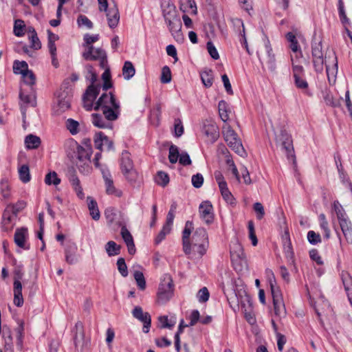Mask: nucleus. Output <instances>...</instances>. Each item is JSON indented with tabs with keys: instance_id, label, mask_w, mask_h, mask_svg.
<instances>
[{
	"instance_id": "a19ab883",
	"label": "nucleus",
	"mask_w": 352,
	"mask_h": 352,
	"mask_svg": "<svg viewBox=\"0 0 352 352\" xmlns=\"http://www.w3.org/2000/svg\"><path fill=\"white\" fill-rule=\"evenodd\" d=\"M25 25L21 19H16L14 24V34L16 36L21 37L25 34Z\"/></svg>"
},
{
	"instance_id": "6e6552de",
	"label": "nucleus",
	"mask_w": 352,
	"mask_h": 352,
	"mask_svg": "<svg viewBox=\"0 0 352 352\" xmlns=\"http://www.w3.org/2000/svg\"><path fill=\"white\" fill-rule=\"evenodd\" d=\"M83 58L87 60H100L101 67L105 68L107 63L106 52L101 48H95L90 45L82 54Z\"/></svg>"
},
{
	"instance_id": "cd10ccee",
	"label": "nucleus",
	"mask_w": 352,
	"mask_h": 352,
	"mask_svg": "<svg viewBox=\"0 0 352 352\" xmlns=\"http://www.w3.org/2000/svg\"><path fill=\"white\" fill-rule=\"evenodd\" d=\"M94 143L96 148L100 150L102 149L103 146H107L108 148H111L113 145L112 142L102 132L96 133Z\"/></svg>"
},
{
	"instance_id": "aec40b11",
	"label": "nucleus",
	"mask_w": 352,
	"mask_h": 352,
	"mask_svg": "<svg viewBox=\"0 0 352 352\" xmlns=\"http://www.w3.org/2000/svg\"><path fill=\"white\" fill-rule=\"evenodd\" d=\"M78 247L74 242L69 241L65 247V261L70 265L76 263L78 261L77 255Z\"/></svg>"
},
{
	"instance_id": "a878e982",
	"label": "nucleus",
	"mask_w": 352,
	"mask_h": 352,
	"mask_svg": "<svg viewBox=\"0 0 352 352\" xmlns=\"http://www.w3.org/2000/svg\"><path fill=\"white\" fill-rule=\"evenodd\" d=\"M28 236V229L21 228L17 229L14 234V242L20 248L28 250L29 248L25 245V240Z\"/></svg>"
},
{
	"instance_id": "423d86ee",
	"label": "nucleus",
	"mask_w": 352,
	"mask_h": 352,
	"mask_svg": "<svg viewBox=\"0 0 352 352\" xmlns=\"http://www.w3.org/2000/svg\"><path fill=\"white\" fill-rule=\"evenodd\" d=\"M174 285L170 275L165 274L161 279L157 291V302L164 304L168 302L173 295Z\"/></svg>"
},
{
	"instance_id": "a211bd4d",
	"label": "nucleus",
	"mask_w": 352,
	"mask_h": 352,
	"mask_svg": "<svg viewBox=\"0 0 352 352\" xmlns=\"http://www.w3.org/2000/svg\"><path fill=\"white\" fill-rule=\"evenodd\" d=\"M199 217L206 224H210L214 220L213 207L208 201L202 202L199 207Z\"/></svg>"
},
{
	"instance_id": "2eb2a0df",
	"label": "nucleus",
	"mask_w": 352,
	"mask_h": 352,
	"mask_svg": "<svg viewBox=\"0 0 352 352\" xmlns=\"http://www.w3.org/2000/svg\"><path fill=\"white\" fill-rule=\"evenodd\" d=\"M235 296L237 298L238 303L241 304L242 309L245 312V318L247 320L250 324H252L254 322V320L253 319L250 313H247V311L250 309L252 306L250 296L246 293L245 290L240 291L238 294L236 293Z\"/></svg>"
},
{
	"instance_id": "f3484780",
	"label": "nucleus",
	"mask_w": 352,
	"mask_h": 352,
	"mask_svg": "<svg viewBox=\"0 0 352 352\" xmlns=\"http://www.w3.org/2000/svg\"><path fill=\"white\" fill-rule=\"evenodd\" d=\"M264 60L269 70L275 72L276 69L275 54L272 52L270 41L267 38L264 41Z\"/></svg>"
},
{
	"instance_id": "a18cd8bd",
	"label": "nucleus",
	"mask_w": 352,
	"mask_h": 352,
	"mask_svg": "<svg viewBox=\"0 0 352 352\" xmlns=\"http://www.w3.org/2000/svg\"><path fill=\"white\" fill-rule=\"evenodd\" d=\"M323 99L327 105L336 107L340 104V101L333 97L330 91H325L323 92Z\"/></svg>"
},
{
	"instance_id": "ea45409f",
	"label": "nucleus",
	"mask_w": 352,
	"mask_h": 352,
	"mask_svg": "<svg viewBox=\"0 0 352 352\" xmlns=\"http://www.w3.org/2000/svg\"><path fill=\"white\" fill-rule=\"evenodd\" d=\"M14 304L19 307L23 305L22 285L19 284L16 286H14Z\"/></svg>"
},
{
	"instance_id": "c85d7f7f",
	"label": "nucleus",
	"mask_w": 352,
	"mask_h": 352,
	"mask_svg": "<svg viewBox=\"0 0 352 352\" xmlns=\"http://www.w3.org/2000/svg\"><path fill=\"white\" fill-rule=\"evenodd\" d=\"M166 24L168 27L169 31L175 38H179L182 36L181 28L182 25L180 17H177L172 21H170L169 22L166 23Z\"/></svg>"
},
{
	"instance_id": "6e6d98bb",
	"label": "nucleus",
	"mask_w": 352,
	"mask_h": 352,
	"mask_svg": "<svg viewBox=\"0 0 352 352\" xmlns=\"http://www.w3.org/2000/svg\"><path fill=\"white\" fill-rule=\"evenodd\" d=\"M66 126H67V129L69 130V131L72 135H76L79 131V130H78L79 123L77 121H76L72 118H69L67 120Z\"/></svg>"
},
{
	"instance_id": "338daca9",
	"label": "nucleus",
	"mask_w": 352,
	"mask_h": 352,
	"mask_svg": "<svg viewBox=\"0 0 352 352\" xmlns=\"http://www.w3.org/2000/svg\"><path fill=\"white\" fill-rule=\"evenodd\" d=\"M84 333L82 331H80L79 333H76L75 337H74V344L77 349H82L84 346Z\"/></svg>"
},
{
	"instance_id": "b1692460",
	"label": "nucleus",
	"mask_w": 352,
	"mask_h": 352,
	"mask_svg": "<svg viewBox=\"0 0 352 352\" xmlns=\"http://www.w3.org/2000/svg\"><path fill=\"white\" fill-rule=\"evenodd\" d=\"M205 241H208L207 232L204 228H199L193 234L190 243V245H201L205 243Z\"/></svg>"
},
{
	"instance_id": "09e8293b",
	"label": "nucleus",
	"mask_w": 352,
	"mask_h": 352,
	"mask_svg": "<svg viewBox=\"0 0 352 352\" xmlns=\"http://www.w3.org/2000/svg\"><path fill=\"white\" fill-rule=\"evenodd\" d=\"M320 300L322 302V307H320V305H318L315 307L316 312L319 318H320V317L326 312L331 311V307L328 301L323 299H321Z\"/></svg>"
},
{
	"instance_id": "4c0bfd02",
	"label": "nucleus",
	"mask_w": 352,
	"mask_h": 352,
	"mask_svg": "<svg viewBox=\"0 0 352 352\" xmlns=\"http://www.w3.org/2000/svg\"><path fill=\"white\" fill-rule=\"evenodd\" d=\"M23 331L24 322L19 320L18 327L15 329V332L16 336V345L20 349L23 347Z\"/></svg>"
},
{
	"instance_id": "c9c22d12",
	"label": "nucleus",
	"mask_w": 352,
	"mask_h": 352,
	"mask_svg": "<svg viewBox=\"0 0 352 352\" xmlns=\"http://www.w3.org/2000/svg\"><path fill=\"white\" fill-rule=\"evenodd\" d=\"M105 250L109 256H116L120 253V245L113 241H109L105 245Z\"/></svg>"
},
{
	"instance_id": "4d7b16f0",
	"label": "nucleus",
	"mask_w": 352,
	"mask_h": 352,
	"mask_svg": "<svg viewBox=\"0 0 352 352\" xmlns=\"http://www.w3.org/2000/svg\"><path fill=\"white\" fill-rule=\"evenodd\" d=\"M320 219V228L323 230L324 233V236L327 239L330 237V230L328 227V222L326 219L325 215L324 214H320L319 216Z\"/></svg>"
},
{
	"instance_id": "9d476101",
	"label": "nucleus",
	"mask_w": 352,
	"mask_h": 352,
	"mask_svg": "<svg viewBox=\"0 0 352 352\" xmlns=\"http://www.w3.org/2000/svg\"><path fill=\"white\" fill-rule=\"evenodd\" d=\"M276 140L277 143L280 144L282 148L285 150L288 158L295 157L291 135L286 131H280V133L276 135Z\"/></svg>"
},
{
	"instance_id": "412c9836",
	"label": "nucleus",
	"mask_w": 352,
	"mask_h": 352,
	"mask_svg": "<svg viewBox=\"0 0 352 352\" xmlns=\"http://www.w3.org/2000/svg\"><path fill=\"white\" fill-rule=\"evenodd\" d=\"M203 132L211 143H214L219 137L218 126L212 121L204 123Z\"/></svg>"
},
{
	"instance_id": "58836bf2",
	"label": "nucleus",
	"mask_w": 352,
	"mask_h": 352,
	"mask_svg": "<svg viewBox=\"0 0 352 352\" xmlns=\"http://www.w3.org/2000/svg\"><path fill=\"white\" fill-rule=\"evenodd\" d=\"M201 79L206 87H210L212 85L214 79L212 70L208 69L203 71L201 73Z\"/></svg>"
},
{
	"instance_id": "1a4fd4ad",
	"label": "nucleus",
	"mask_w": 352,
	"mask_h": 352,
	"mask_svg": "<svg viewBox=\"0 0 352 352\" xmlns=\"http://www.w3.org/2000/svg\"><path fill=\"white\" fill-rule=\"evenodd\" d=\"M76 144V157L78 160L77 163V166L80 168L82 166L85 171L89 172L90 170L89 163H90V157L92 153L91 148L87 146L86 147H83L78 144Z\"/></svg>"
},
{
	"instance_id": "393cba45",
	"label": "nucleus",
	"mask_w": 352,
	"mask_h": 352,
	"mask_svg": "<svg viewBox=\"0 0 352 352\" xmlns=\"http://www.w3.org/2000/svg\"><path fill=\"white\" fill-rule=\"evenodd\" d=\"M121 235L127 246L129 253L131 255L134 254L135 252V248L133 239L125 226H123L121 229Z\"/></svg>"
},
{
	"instance_id": "dca6fc26",
	"label": "nucleus",
	"mask_w": 352,
	"mask_h": 352,
	"mask_svg": "<svg viewBox=\"0 0 352 352\" xmlns=\"http://www.w3.org/2000/svg\"><path fill=\"white\" fill-rule=\"evenodd\" d=\"M328 63H326V72L330 84L333 85L338 74V59L334 52L328 56Z\"/></svg>"
},
{
	"instance_id": "f704fd0d",
	"label": "nucleus",
	"mask_w": 352,
	"mask_h": 352,
	"mask_svg": "<svg viewBox=\"0 0 352 352\" xmlns=\"http://www.w3.org/2000/svg\"><path fill=\"white\" fill-rule=\"evenodd\" d=\"M159 322L160 324V328L172 329L176 324V317L171 316L170 318L166 316H160Z\"/></svg>"
},
{
	"instance_id": "c03bdc74",
	"label": "nucleus",
	"mask_w": 352,
	"mask_h": 352,
	"mask_svg": "<svg viewBox=\"0 0 352 352\" xmlns=\"http://www.w3.org/2000/svg\"><path fill=\"white\" fill-rule=\"evenodd\" d=\"M19 175L21 181L23 183H27L30 181L31 177L30 174V169L28 165H22L19 168Z\"/></svg>"
},
{
	"instance_id": "4468645a",
	"label": "nucleus",
	"mask_w": 352,
	"mask_h": 352,
	"mask_svg": "<svg viewBox=\"0 0 352 352\" xmlns=\"http://www.w3.org/2000/svg\"><path fill=\"white\" fill-rule=\"evenodd\" d=\"M205 243L201 245H190L189 242L187 243L188 248L186 250L183 247L184 252L188 255L190 258H198L202 257L206 252L208 248V241H205Z\"/></svg>"
},
{
	"instance_id": "7c9ffc66",
	"label": "nucleus",
	"mask_w": 352,
	"mask_h": 352,
	"mask_svg": "<svg viewBox=\"0 0 352 352\" xmlns=\"http://www.w3.org/2000/svg\"><path fill=\"white\" fill-rule=\"evenodd\" d=\"M219 114L221 120L227 124V121L229 120V113L230 110L228 104L224 100H221L218 104Z\"/></svg>"
},
{
	"instance_id": "0eeeda50",
	"label": "nucleus",
	"mask_w": 352,
	"mask_h": 352,
	"mask_svg": "<svg viewBox=\"0 0 352 352\" xmlns=\"http://www.w3.org/2000/svg\"><path fill=\"white\" fill-rule=\"evenodd\" d=\"M71 89L68 80L63 82L60 91L57 93L56 102L60 111H65L70 107Z\"/></svg>"
},
{
	"instance_id": "13d9d810",
	"label": "nucleus",
	"mask_w": 352,
	"mask_h": 352,
	"mask_svg": "<svg viewBox=\"0 0 352 352\" xmlns=\"http://www.w3.org/2000/svg\"><path fill=\"white\" fill-rule=\"evenodd\" d=\"M22 77L24 82L30 86H32L35 84L36 77L34 73L31 70L26 71L25 73H23Z\"/></svg>"
},
{
	"instance_id": "7ed1b4c3",
	"label": "nucleus",
	"mask_w": 352,
	"mask_h": 352,
	"mask_svg": "<svg viewBox=\"0 0 352 352\" xmlns=\"http://www.w3.org/2000/svg\"><path fill=\"white\" fill-rule=\"evenodd\" d=\"M120 166L122 173L126 180L131 184H135L139 179V174L134 167L130 153L124 151L120 160Z\"/></svg>"
},
{
	"instance_id": "f8f14e48",
	"label": "nucleus",
	"mask_w": 352,
	"mask_h": 352,
	"mask_svg": "<svg viewBox=\"0 0 352 352\" xmlns=\"http://www.w3.org/2000/svg\"><path fill=\"white\" fill-rule=\"evenodd\" d=\"M101 173L104 182L106 193L109 195L120 197L122 194V191L114 186L113 180L109 169L107 168H101Z\"/></svg>"
},
{
	"instance_id": "052dcab7",
	"label": "nucleus",
	"mask_w": 352,
	"mask_h": 352,
	"mask_svg": "<svg viewBox=\"0 0 352 352\" xmlns=\"http://www.w3.org/2000/svg\"><path fill=\"white\" fill-rule=\"evenodd\" d=\"M78 26H85L87 29L93 28V23L85 15H79L77 19Z\"/></svg>"
},
{
	"instance_id": "e2e57ef3",
	"label": "nucleus",
	"mask_w": 352,
	"mask_h": 352,
	"mask_svg": "<svg viewBox=\"0 0 352 352\" xmlns=\"http://www.w3.org/2000/svg\"><path fill=\"white\" fill-rule=\"evenodd\" d=\"M248 231L249 238L252 241V245L256 246L258 243V240L254 231V223L252 221L248 222Z\"/></svg>"
},
{
	"instance_id": "79ce46f5",
	"label": "nucleus",
	"mask_w": 352,
	"mask_h": 352,
	"mask_svg": "<svg viewBox=\"0 0 352 352\" xmlns=\"http://www.w3.org/2000/svg\"><path fill=\"white\" fill-rule=\"evenodd\" d=\"M19 98L25 104H30L32 107H35L36 104L35 96L33 94H26L22 89L20 91Z\"/></svg>"
},
{
	"instance_id": "bb28decb",
	"label": "nucleus",
	"mask_w": 352,
	"mask_h": 352,
	"mask_svg": "<svg viewBox=\"0 0 352 352\" xmlns=\"http://www.w3.org/2000/svg\"><path fill=\"white\" fill-rule=\"evenodd\" d=\"M341 278L347 293L348 298L352 306V277L346 271H342L341 273Z\"/></svg>"
},
{
	"instance_id": "864d4df0",
	"label": "nucleus",
	"mask_w": 352,
	"mask_h": 352,
	"mask_svg": "<svg viewBox=\"0 0 352 352\" xmlns=\"http://www.w3.org/2000/svg\"><path fill=\"white\" fill-rule=\"evenodd\" d=\"M155 181L158 185L165 186L169 182V177L165 172L159 171L156 176Z\"/></svg>"
},
{
	"instance_id": "49530a36",
	"label": "nucleus",
	"mask_w": 352,
	"mask_h": 352,
	"mask_svg": "<svg viewBox=\"0 0 352 352\" xmlns=\"http://www.w3.org/2000/svg\"><path fill=\"white\" fill-rule=\"evenodd\" d=\"M14 72L16 74H23L28 70V65L25 61L15 60L13 65Z\"/></svg>"
},
{
	"instance_id": "2f4dec72",
	"label": "nucleus",
	"mask_w": 352,
	"mask_h": 352,
	"mask_svg": "<svg viewBox=\"0 0 352 352\" xmlns=\"http://www.w3.org/2000/svg\"><path fill=\"white\" fill-rule=\"evenodd\" d=\"M88 208L92 219L97 221L100 217L97 202L91 197H87Z\"/></svg>"
},
{
	"instance_id": "69168bd1",
	"label": "nucleus",
	"mask_w": 352,
	"mask_h": 352,
	"mask_svg": "<svg viewBox=\"0 0 352 352\" xmlns=\"http://www.w3.org/2000/svg\"><path fill=\"white\" fill-rule=\"evenodd\" d=\"M171 80V73L168 67L164 66L162 68L161 75V82L162 83H168Z\"/></svg>"
},
{
	"instance_id": "0e129e2a",
	"label": "nucleus",
	"mask_w": 352,
	"mask_h": 352,
	"mask_svg": "<svg viewBox=\"0 0 352 352\" xmlns=\"http://www.w3.org/2000/svg\"><path fill=\"white\" fill-rule=\"evenodd\" d=\"M116 210L113 208H107L104 211V216L109 223H112L116 219Z\"/></svg>"
},
{
	"instance_id": "5701e85b",
	"label": "nucleus",
	"mask_w": 352,
	"mask_h": 352,
	"mask_svg": "<svg viewBox=\"0 0 352 352\" xmlns=\"http://www.w3.org/2000/svg\"><path fill=\"white\" fill-rule=\"evenodd\" d=\"M162 13L166 23L179 16L177 14L175 6L168 1L166 6L162 5Z\"/></svg>"
},
{
	"instance_id": "39448f33",
	"label": "nucleus",
	"mask_w": 352,
	"mask_h": 352,
	"mask_svg": "<svg viewBox=\"0 0 352 352\" xmlns=\"http://www.w3.org/2000/svg\"><path fill=\"white\" fill-rule=\"evenodd\" d=\"M273 298L274 313L276 316H281L285 314V308L282 294L278 287L276 286V280L274 274L267 277Z\"/></svg>"
},
{
	"instance_id": "de8ad7c7",
	"label": "nucleus",
	"mask_w": 352,
	"mask_h": 352,
	"mask_svg": "<svg viewBox=\"0 0 352 352\" xmlns=\"http://www.w3.org/2000/svg\"><path fill=\"white\" fill-rule=\"evenodd\" d=\"M180 154L179 148L177 146L172 144L169 148L168 160L171 164H175L179 158Z\"/></svg>"
},
{
	"instance_id": "c756f323",
	"label": "nucleus",
	"mask_w": 352,
	"mask_h": 352,
	"mask_svg": "<svg viewBox=\"0 0 352 352\" xmlns=\"http://www.w3.org/2000/svg\"><path fill=\"white\" fill-rule=\"evenodd\" d=\"M13 217H15V215L12 213L11 209L10 210L7 208L4 211L2 220V228L3 231L8 232L12 229L13 224L12 222Z\"/></svg>"
},
{
	"instance_id": "f257e3e1",
	"label": "nucleus",
	"mask_w": 352,
	"mask_h": 352,
	"mask_svg": "<svg viewBox=\"0 0 352 352\" xmlns=\"http://www.w3.org/2000/svg\"><path fill=\"white\" fill-rule=\"evenodd\" d=\"M94 109L98 112L91 115V122L98 128L109 129L113 127V122L120 114V103L116 100L112 93L101 95L95 103Z\"/></svg>"
},
{
	"instance_id": "774afa93",
	"label": "nucleus",
	"mask_w": 352,
	"mask_h": 352,
	"mask_svg": "<svg viewBox=\"0 0 352 352\" xmlns=\"http://www.w3.org/2000/svg\"><path fill=\"white\" fill-rule=\"evenodd\" d=\"M171 229L172 228L164 225L162 230L160 232V233L158 234L155 239V243L157 244L160 243L165 238L166 235L170 232Z\"/></svg>"
},
{
	"instance_id": "4be33fe9",
	"label": "nucleus",
	"mask_w": 352,
	"mask_h": 352,
	"mask_svg": "<svg viewBox=\"0 0 352 352\" xmlns=\"http://www.w3.org/2000/svg\"><path fill=\"white\" fill-rule=\"evenodd\" d=\"M105 12L109 27L111 29L117 27L120 21V13L116 4L114 3L113 7L107 8V11Z\"/></svg>"
},
{
	"instance_id": "3c124183",
	"label": "nucleus",
	"mask_w": 352,
	"mask_h": 352,
	"mask_svg": "<svg viewBox=\"0 0 352 352\" xmlns=\"http://www.w3.org/2000/svg\"><path fill=\"white\" fill-rule=\"evenodd\" d=\"M234 24L235 26H239V27L241 26L242 27L243 30L240 32L241 35L243 36V38H242V41H241V44L245 48L248 54H250L249 48H248V45L247 39H246L245 36V28H244V25H243V21L241 19H237L234 20Z\"/></svg>"
},
{
	"instance_id": "e433bc0d",
	"label": "nucleus",
	"mask_w": 352,
	"mask_h": 352,
	"mask_svg": "<svg viewBox=\"0 0 352 352\" xmlns=\"http://www.w3.org/2000/svg\"><path fill=\"white\" fill-rule=\"evenodd\" d=\"M135 73V69L132 63L126 61L122 67V74L125 80L131 79Z\"/></svg>"
},
{
	"instance_id": "6ab92c4d",
	"label": "nucleus",
	"mask_w": 352,
	"mask_h": 352,
	"mask_svg": "<svg viewBox=\"0 0 352 352\" xmlns=\"http://www.w3.org/2000/svg\"><path fill=\"white\" fill-rule=\"evenodd\" d=\"M133 316L144 323L143 332L148 333L151 327V319L148 312H144L141 307L136 306L132 311Z\"/></svg>"
},
{
	"instance_id": "f03ea898",
	"label": "nucleus",
	"mask_w": 352,
	"mask_h": 352,
	"mask_svg": "<svg viewBox=\"0 0 352 352\" xmlns=\"http://www.w3.org/2000/svg\"><path fill=\"white\" fill-rule=\"evenodd\" d=\"M222 134L228 146L233 151L242 157H245L247 156V153L243 148L241 139L230 125L225 124L223 126Z\"/></svg>"
},
{
	"instance_id": "9b49d317",
	"label": "nucleus",
	"mask_w": 352,
	"mask_h": 352,
	"mask_svg": "<svg viewBox=\"0 0 352 352\" xmlns=\"http://www.w3.org/2000/svg\"><path fill=\"white\" fill-rule=\"evenodd\" d=\"M313 65L316 72L321 73L323 71L324 63L321 43H315L312 45Z\"/></svg>"
},
{
	"instance_id": "37998d69",
	"label": "nucleus",
	"mask_w": 352,
	"mask_h": 352,
	"mask_svg": "<svg viewBox=\"0 0 352 352\" xmlns=\"http://www.w3.org/2000/svg\"><path fill=\"white\" fill-rule=\"evenodd\" d=\"M45 183L49 186H57L60 183V179L55 171H50L45 175Z\"/></svg>"
},
{
	"instance_id": "680f3d73",
	"label": "nucleus",
	"mask_w": 352,
	"mask_h": 352,
	"mask_svg": "<svg viewBox=\"0 0 352 352\" xmlns=\"http://www.w3.org/2000/svg\"><path fill=\"white\" fill-rule=\"evenodd\" d=\"M117 266L119 272L123 277L128 276L127 266L125 263V260L123 258H120L117 261Z\"/></svg>"
},
{
	"instance_id": "603ef678",
	"label": "nucleus",
	"mask_w": 352,
	"mask_h": 352,
	"mask_svg": "<svg viewBox=\"0 0 352 352\" xmlns=\"http://www.w3.org/2000/svg\"><path fill=\"white\" fill-rule=\"evenodd\" d=\"M133 276L138 287L141 290H144L146 288V280L143 273L140 271H135L134 272Z\"/></svg>"
},
{
	"instance_id": "ddd939ff",
	"label": "nucleus",
	"mask_w": 352,
	"mask_h": 352,
	"mask_svg": "<svg viewBox=\"0 0 352 352\" xmlns=\"http://www.w3.org/2000/svg\"><path fill=\"white\" fill-rule=\"evenodd\" d=\"M100 87L97 85H90L84 95L83 97V107L87 111L91 110L94 107V101L96 100L97 96L98 95Z\"/></svg>"
},
{
	"instance_id": "5fc2aeb1",
	"label": "nucleus",
	"mask_w": 352,
	"mask_h": 352,
	"mask_svg": "<svg viewBox=\"0 0 352 352\" xmlns=\"http://www.w3.org/2000/svg\"><path fill=\"white\" fill-rule=\"evenodd\" d=\"M230 254L232 256H235L239 258L243 257V251L241 245L236 241L233 243V247L230 249Z\"/></svg>"
},
{
	"instance_id": "473e14b6",
	"label": "nucleus",
	"mask_w": 352,
	"mask_h": 352,
	"mask_svg": "<svg viewBox=\"0 0 352 352\" xmlns=\"http://www.w3.org/2000/svg\"><path fill=\"white\" fill-rule=\"evenodd\" d=\"M193 230V223L192 221H188L186 223L184 230L182 234V242L184 248L187 250V243L190 242V236Z\"/></svg>"
},
{
	"instance_id": "20e7f679",
	"label": "nucleus",
	"mask_w": 352,
	"mask_h": 352,
	"mask_svg": "<svg viewBox=\"0 0 352 352\" xmlns=\"http://www.w3.org/2000/svg\"><path fill=\"white\" fill-rule=\"evenodd\" d=\"M333 208L336 214L342 234L348 243H352V224L344 208L338 201L333 204Z\"/></svg>"
},
{
	"instance_id": "bf43d9fd",
	"label": "nucleus",
	"mask_w": 352,
	"mask_h": 352,
	"mask_svg": "<svg viewBox=\"0 0 352 352\" xmlns=\"http://www.w3.org/2000/svg\"><path fill=\"white\" fill-rule=\"evenodd\" d=\"M210 293L207 287H204L198 292L197 298L199 302H206L208 300Z\"/></svg>"
},
{
	"instance_id": "8fccbe9b",
	"label": "nucleus",
	"mask_w": 352,
	"mask_h": 352,
	"mask_svg": "<svg viewBox=\"0 0 352 352\" xmlns=\"http://www.w3.org/2000/svg\"><path fill=\"white\" fill-rule=\"evenodd\" d=\"M47 32L48 38L47 47L49 49V52H53V50H56L55 42L58 39V36L52 33V31L50 30H48Z\"/></svg>"
},
{
	"instance_id": "72a5a7b5",
	"label": "nucleus",
	"mask_w": 352,
	"mask_h": 352,
	"mask_svg": "<svg viewBox=\"0 0 352 352\" xmlns=\"http://www.w3.org/2000/svg\"><path fill=\"white\" fill-rule=\"evenodd\" d=\"M25 144L28 149L37 148L41 144V139L36 135L30 134L25 139Z\"/></svg>"
}]
</instances>
